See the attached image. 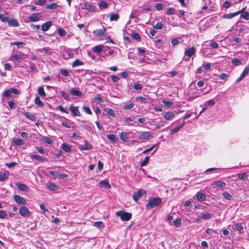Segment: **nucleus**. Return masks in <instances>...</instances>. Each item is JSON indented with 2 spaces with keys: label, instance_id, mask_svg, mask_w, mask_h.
Returning <instances> with one entry per match:
<instances>
[{
  "label": "nucleus",
  "instance_id": "nucleus-1",
  "mask_svg": "<svg viewBox=\"0 0 249 249\" xmlns=\"http://www.w3.org/2000/svg\"><path fill=\"white\" fill-rule=\"evenodd\" d=\"M161 203V199L159 197H153L149 199L147 204L146 205L147 210H151L154 207L158 206Z\"/></svg>",
  "mask_w": 249,
  "mask_h": 249
},
{
  "label": "nucleus",
  "instance_id": "nucleus-2",
  "mask_svg": "<svg viewBox=\"0 0 249 249\" xmlns=\"http://www.w3.org/2000/svg\"><path fill=\"white\" fill-rule=\"evenodd\" d=\"M117 216L120 217L122 221H127L132 217V214L130 213L125 212L124 211H119L116 212Z\"/></svg>",
  "mask_w": 249,
  "mask_h": 249
},
{
  "label": "nucleus",
  "instance_id": "nucleus-3",
  "mask_svg": "<svg viewBox=\"0 0 249 249\" xmlns=\"http://www.w3.org/2000/svg\"><path fill=\"white\" fill-rule=\"evenodd\" d=\"M146 194V191L144 190H140L135 192L133 195V198L135 201H137L143 195Z\"/></svg>",
  "mask_w": 249,
  "mask_h": 249
},
{
  "label": "nucleus",
  "instance_id": "nucleus-4",
  "mask_svg": "<svg viewBox=\"0 0 249 249\" xmlns=\"http://www.w3.org/2000/svg\"><path fill=\"white\" fill-rule=\"evenodd\" d=\"M14 199L18 204L25 205L26 204L25 199L18 195L14 196Z\"/></svg>",
  "mask_w": 249,
  "mask_h": 249
},
{
  "label": "nucleus",
  "instance_id": "nucleus-5",
  "mask_svg": "<svg viewBox=\"0 0 249 249\" xmlns=\"http://www.w3.org/2000/svg\"><path fill=\"white\" fill-rule=\"evenodd\" d=\"M19 212L20 214L24 217L29 216L30 215V212L26 207H21L19 208Z\"/></svg>",
  "mask_w": 249,
  "mask_h": 249
},
{
  "label": "nucleus",
  "instance_id": "nucleus-6",
  "mask_svg": "<svg viewBox=\"0 0 249 249\" xmlns=\"http://www.w3.org/2000/svg\"><path fill=\"white\" fill-rule=\"evenodd\" d=\"M70 110L73 116H80L81 115L78 107H74L73 105H71L70 107Z\"/></svg>",
  "mask_w": 249,
  "mask_h": 249
},
{
  "label": "nucleus",
  "instance_id": "nucleus-7",
  "mask_svg": "<svg viewBox=\"0 0 249 249\" xmlns=\"http://www.w3.org/2000/svg\"><path fill=\"white\" fill-rule=\"evenodd\" d=\"M41 18V15L40 13H34L29 17V19L30 21L35 22L39 20Z\"/></svg>",
  "mask_w": 249,
  "mask_h": 249
},
{
  "label": "nucleus",
  "instance_id": "nucleus-8",
  "mask_svg": "<svg viewBox=\"0 0 249 249\" xmlns=\"http://www.w3.org/2000/svg\"><path fill=\"white\" fill-rule=\"evenodd\" d=\"M84 8L89 12H95L97 10V7L89 3H84Z\"/></svg>",
  "mask_w": 249,
  "mask_h": 249
},
{
  "label": "nucleus",
  "instance_id": "nucleus-9",
  "mask_svg": "<svg viewBox=\"0 0 249 249\" xmlns=\"http://www.w3.org/2000/svg\"><path fill=\"white\" fill-rule=\"evenodd\" d=\"M213 185H216L218 187L221 188L222 190H223L224 189L226 188V184L225 182L222 181L221 180H216L213 182L211 184V186H213Z\"/></svg>",
  "mask_w": 249,
  "mask_h": 249
},
{
  "label": "nucleus",
  "instance_id": "nucleus-10",
  "mask_svg": "<svg viewBox=\"0 0 249 249\" xmlns=\"http://www.w3.org/2000/svg\"><path fill=\"white\" fill-rule=\"evenodd\" d=\"M242 12V10L239 11L235 13H231L227 14H224L222 16L223 18L231 19L235 16L239 15Z\"/></svg>",
  "mask_w": 249,
  "mask_h": 249
},
{
  "label": "nucleus",
  "instance_id": "nucleus-11",
  "mask_svg": "<svg viewBox=\"0 0 249 249\" xmlns=\"http://www.w3.org/2000/svg\"><path fill=\"white\" fill-rule=\"evenodd\" d=\"M92 148V145L90 143H88L87 141H84V144L83 145H80L79 147V149L81 151L83 150H90Z\"/></svg>",
  "mask_w": 249,
  "mask_h": 249
},
{
  "label": "nucleus",
  "instance_id": "nucleus-12",
  "mask_svg": "<svg viewBox=\"0 0 249 249\" xmlns=\"http://www.w3.org/2000/svg\"><path fill=\"white\" fill-rule=\"evenodd\" d=\"M153 137L151 133L149 131L144 132L139 136V139L149 140Z\"/></svg>",
  "mask_w": 249,
  "mask_h": 249
},
{
  "label": "nucleus",
  "instance_id": "nucleus-13",
  "mask_svg": "<svg viewBox=\"0 0 249 249\" xmlns=\"http://www.w3.org/2000/svg\"><path fill=\"white\" fill-rule=\"evenodd\" d=\"M7 23L8 26L10 27H18L19 25L18 20L14 18H9Z\"/></svg>",
  "mask_w": 249,
  "mask_h": 249
},
{
  "label": "nucleus",
  "instance_id": "nucleus-14",
  "mask_svg": "<svg viewBox=\"0 0 249 249\" xmlns=\"http://www.w3.org/2000/svg\"><path fill=\"white\" fill-rule=\"evenodd\" d=\"M106 29L103 27L102 29H97L93 31V34L97 36H102L104 35Z\"/></svg>",
  "mask_w": 249,
  "mask_h": 249
},
{
  "label": "nucleus",
  "instance_id": "nucleus-15",
  "mask_svg": "<svg viewBox=\"0 0 249 249\" xmlns=\"http://www.w3.org/2000/svg\"><path fill=\"white\" fill-rule=\"evenodd\" d=\"M196 53L195 47H191L185 50V54L188 57L192 56Z\"/></svg>",
  "mask_w": 249,
  "mask_h": 249
},
{
  "label": "nucleus",
  "instance_id": "nucleus-16",
  "mask_svg": "<svg viewBox=\"0 0 249 249\" xmlns=\"http://www.w3.org/2000/svg\"><path fill=\"white\" fill-rule=\"evenodd\" d=\"M163 116L166 120H170L175 117V114L173 112L167 111L165 112Z\"/></svg>",
  "mask_w": 249,
  "mask_h": 249
},
{
  "label": "nucleus",
  "instance_id": "nucleus-17",
  "mask_svg": "<svg viewBox=\"0 0 249 249\" xmlns=\"http://www.w3.org/2000/svg\"><path fill=\"white\" fill-rule=\"evenodd\" d=\"M52 25V23L51 21H47L42 24L41 26V30L43 32L47 31L49 30Z\"/></svg>",
  "mask_w": 249,
  "mask_h": 249
},
{
  "label": "nucleus",
  "instance_id": "nucleus-18",
  "mask_svg": "<svg viewBox=\"0 0 249 249\" xmlns=\"http://www.w3.org/2000/svg\"><path fill=\"white\" fill-rule=\"evenodd\" d=\"M104 50V46L102 45H97L92 48V51L96 53H99Z\"/></svg>",
  "mask_w": 249,
  "mask_h": 249
},
{
  "label": "nucleus",
  "instance_id": "nucleus-19",
  "mask_svg": "<svg viewBox=\"0 0 249 249\" xmlns=\"http://www.w3.org/2000/svg\"><path fill=\"white\" fill-rule=\"evenodd\" d=\"M104 110L106 113L107 115H110L114 118L116 117V113H115V111L113 109L107 107V108H105L104 109Z\"/></svg>",
  "mask_w": 249,
  "mask_h": 249
},
{
  "label": "nucleus",
  "instance_id": "nucleus-20",
  "mask_svg": "<svg viewBox=\"0 0 249 249\" xmlns=\"http://www.w3.org/2000/svg\"><path fill=\"white\" fill-rule=\"evenodd\" d=\"M16 185L18 189L21 191L27 192L29 189V188L24 184L18 183L16 184Z\"/></svg>",
  "mask_w": 249,
  "mask_h": 249
},
{
  "label": "nucleus",
  "instance_id": "nucleus-21",
  "mask_svg": "<svg viewBox=\"0 0 249 249\" xmlns=\"http://www.w3.org/2000/svg\"><path fill=\"white\" fill-rule=\"evenodd\" d=\"M200 217L203 220H209L212 218V214L210 213L205 212L200 213Z\"/></svg>",
  "mask_w": 249,
  "mask_h": 249
},
{
  "label": "nucleus",
  "instance_id": "nucleus-22",
  "mask_svg": "<svg viewBox=\"0 0 249 249\" xmlns=\"http://www.w3.org/2000/svg\"><path fill=\"white\" fill-rule=\"evenodd\" d=\"M196 198L198 201H203L206 200V196L204 193L199 192L196 194Z\"/></svg>",
  "mask_w": 249,
  "mask_h": 249
},
{
  "label": "nucleus",
  "instance_id": "nucleus-23",
  "mask_svg": "<svg viewBox=\"0 0 249 249\" xmlns=\"http://www.w3.org/2000/svg\"><path fill=\"white\" fill-rule=\"evenodd\" d=\"M9 176V172L5 171L3 173L0 174V181H4L6 180Z\"/></svg>",
  "mask_w": 249,
  "mask_h": 249
},
{
  "label": "nucleus",
  "instance_id": "nucleus-24",
  "mask_svg": "<svg viewBox=\"0 0 249 249\" xmlns=\"http://www.w3.org/2000/svg\"><path fill=\"white\" fill-rule=\"evenodd\" d=\"M70 93L72 95H75L77 96H81L82 95V93L80 90L75 89V88H72L70 90Z\"/></svg>",
  "mask_w": 249,
  "mask_h": 249
},
{
  "label": "nucleus",
  "instance_id": "nucleus-25",
  "mask_svg": "<svg viewBox=\"0 0 249 249\" xmlns=\"http://www.w3.org/2000/svg\"><path fill=\"white\" fill-rule=\"evenodd\" d=\"M23 114L27 118L32 121H35L36 120V116L33 114H30L28 112H24Z\"/></svg>",
  "mask_w": 249,
  "mask_h": 249
},
{
  "label": "nucleus",
  "instance_id": "nucleus-26",
  "mask_svg": "<svg viewBox=\"0 0 249 249\" xmlns=\"http://www.w3.org/2000/svg\"><path fill=\"white\" fill-rule=\"evenodd\" d=\"M245 9H243L241 10H242V12L240 13V18H244L245 20H249V13L248 12H243L244 11Z\"/></svg>",
  "mask_w": 249,
  "mask_h": 249
},
{
  "label": "nucleus",
  "instance_id": "nucleus-27",
  "mask_svg": "<svg viewBox=\"0 0 249 249\" xmlns=\"http://www.w3.org/2000/svg\"><path fill=\"white\" fill-rule=\"evenodd\" d=\"M120 139L124 142H127L128 141V138L127 137V133L124 132H122L120 133Z\"/></svg>",
  "mask_w": 249,
  "mask_h": 249
},
{
  "label": "nucleus",
  "instance_id": "nucleus-28",
  "mask_svg": "<svg viewBox=\"0 0 249 249\" xmlns=\"http://www.w3.org/2000/svg\"><path fill=\"white\" fill-rule=\"evenodd\" d=\"M61 148L66 152H70L71 150V146L66 143H63L62 144Z\"/></svg>",
  "mask_w": 249,
  "mask_h": 249
},
{
  "label": "nucleus",
  "instance_id": "nucleus-29",
  "mask_svg": "<svg viewBox=\"0 0 249 249\" xmlns=\"http://www.w3.org/2000/svg\"><path fill=\"white\" fill-rule=\"evenodd\" d=\"M119 17L120 16L118 14L111 13L110 15V21H117Z\"/></svg>",
  "mask_w": 249,
  "mask_h": 249
},
{
  "label": "nucleus",
  "instance_id": "nucleus-30",
  "mask_svg": "<svg viewBox=\"0 0 249 249\" xmlns=\"http://www.w3.org/2000/svg\"><path fill=\"white\" fill-rule=\"evenodd\" d=\"M13 142L15 145H21L24 143V141L20 139H14Z\"/></svg>",
  "mask_w": 249,
  "mask_h": 249
},
{
  "label": "nucleus",
  "instance_id": "nucleus-31",
  "mask_svg": "<svg viewBox=\"0 0 249 249\" xmlns=\"http://www.w3.org/2000/svg\"><path fill=\"white\" fill-rule=\"evenodd\" d=\"M100 185L101 187H104L106 189H108L110 188V185L108 182L106 180H103L101 181Z\"/></svg>",
  "mask_w": 249,
  "mask_h": 249
},
{
  "label": "nucleus",
  "instance_id": "nucleus-32",
  "mask_svg": "<svg viewBox=\"0 0 249 249\" xmlns=\"http://www.w3.org/2000/svg\"><path fill=\"white\" fill-rule=\"evenodd\" d=\"M107 138L113 142H116L118 141V138L114 134H109L107 135Z\"/></svg>",
  "mask_w": 249,
  "mask_h": 249
},
{
  "label": "nucleus",
  "instance_id": "nucleus-33",
  "mask_svg": "<svg viewBox=\"0 0 249 249\" xmlns=\"http://www.w3.org/2000/svg\"><path fill=\"white\" fill-rule=\"evenodd\" d=\"M222 196L227 200H231L233 199L232 196L227 192H224L222 194Z\"/></svg>",
  "mask_w": 249,
  "mask_h": 249
},
{
  "label": "nucleus",
  "instance_id": "nucleus-34",
  "mask_svg": "<svg viewBox=\"0 0 249 249\" xmlns=\"http://www.w3.org/2000/svg\"><path fill=\"white\" fill-rule=\"evenodd\" d=\"M31 158L32 159H35L37 161L43 162L44 161L45 159L41 157L40 156L37 155H32L31 156Z\"/></svg>",
  "mask_w": 249,
  "mask_h": 249
},
{
  "label": "nucleus",
  "instance_id": "nucleus-35",
  "mask_svg": "<svg viewBox=\"0 0 249 249\" xmlns=\"http://www.w3.org/2000/svg\"><path fill=\"white\" fill-rule=\"evenodd\" d=\"M47 188L52 191H56L58 189V187L54 183H49L47 184Z\"/></svg>",
  "mask_w": 249,
  "mask_h": 249
},
{
  "label": "nucleus",
  "instance_id": "nucleus-36",
  "mask_svg": "<svg viewBox=\"0 0 249 249\" xmlns=\"http://www.w3.org/2000/svg\"><path fill=\"white\" fill-rule=\"evenodd\" d=\"M37 92L38 94L42 97H44L46 96V93L44 91V88L42 87H39L38 88Z\"/></svg>",
  "mask_w": 249,
  "mask_h": 249
},
{
  "label": "nucleus",
  "instance_id": "nucleus-37",
  "mask_svg": "<svg viewBox=\"0 0 249 249\" xmlns=\"http://www.w3.org/2000/svg\"><path fill=\"white\" fill-rule=\"evenodd\" d=\"M93 225L98 229H102L105 227L104 223L101 221L95 222Z\"/></svg>",
  "mask_w": 249,
  "mask_h": 249
},
{
  "label": "nucleus",
  "instance_id": "nucleus-38",
  "mask_svg": "<svg viewBox=\"0 0 249 249\" xmlns=\"http://www.w3.org/2000/svg\"><path fill=\"white\" fill-rule=\"evenodd\" d=\"M99 6L100 9L103 10L107 8L108 5L106 2L101 1L99 3Z\"/></svg>",
  "mask_w": 249,
  "mask_h": 249
},
{
  "label": "nucleus",
  "instance_id": "nucleus-39",
  "mask_svg": "<svg viewBox=\"0 0 249 249\" xmlns=\"http://www.w3.org/2000/svg\"><path fill=\"white\" fill-rule=\"evenodd\" d=\"M35 103L38 107H42L43 106V103L41 102L39 97L36 96L35 98Z\"/></svg>",
  "mask_w": 249,
  "mask_h": 249
},
{
  "label": "nucleus",
  "instance_id": "nucleus-40",
  "mask_svg": "<svg viewBox=\"0 0 249 249\" xmlns=\"http://www.w3.org/2000/svg\"><path fill=\"white\" fill-rule=\"evenodd\" d=\"M135 106L134 103H131L128 105H125L123 107V109L124 110H130L131 109Z\"/></svg>",
  "mask_w": 249,
  "mask_h": 249
},
{
  "label": "nucleus",
  "instance_id": "nucleus-41",
  "mask_svg": "<svg viewBox=\"0 0 249 249\" xmlns=\"http://www.w3.org/2000/svg\"><path fill=\"white\" fill-rule=\"evenodd\" d=\"M83 64V62L80 61L79 59H77L73 62V63H72V66L73 67H75Z\"/></svg>",
  "mask_w": 249,
  "mask_h": 249
},
{
  "label": "nucleus",
  "instance_id": "nucleus-42",
  "mask_svg": "<svg viewBox=\"0 0 249 249\" xmlns=\"http://www.w3.org/2000/svg\"><path fill=\"white\" fill-rule=\"evenodd\" d=\"M7 15V13L5 14H0V19L3 22H8L9 17H6L5 15Z\"/></svg>",
  "mask_w": 249,
  "mask_h": 249
},
{
  "label": "nucleus",
  "instance_id": "nucleus-43",
  "mask_svg": "<svg viewBox=\"0 0 249 249\" xmlns=\"http://www.w3.org/2000/svg\"><path fill=\"white\" fill-rule=\"evenodd\" d=\"M238 178L240 179L245 180L248 177L247 174L246 173H239L237 174Z\"/></svg>",
  "mask_w": 249,
  "mask_h": 249
},
{
  "label": "nucleus",
  "instance_id": "nucleus-44",
  "mask_svg": "<svg viewBox=\"0 0 249 249\" xmlns=\"http://www.w3.org/2000/svg\"><path fill=\"white\" fill-rule=\"evenodd\" d=\"M173 223L177 227H179L182 224L181 219L180 218H177L174 220Z\"/></svg>",
  "mask_w": 249,
  "mask_h": 249
},
{
  "label": "nucleus",
  "instance_id": "nucleus-45",
  "mask_svg": "<svg viewBox=\"0 0 249 249\" xmlns=\"http://www.w3.org/2000/svg\"><path fill=\"white\" fill-rule=\"evenodd\" d=\"M11 95V93L10 91V89L5 90L2 93V96L7 99H9Z\"/></svg>",
  "mask_w": 249,
  "mask_h": 249
},
{
  "label": "nucleus",
  "instance_id": "nucleus-46",
  "mask_svg": "<svg viewBox=\"0 0 249 249\" xmlns=\"http://www.w3.org/2000/svg\"><path fill=\"white\" fill-rule=\"evenodd\" d=\"M149 160V157L147 156L144 159V160L141 162L140 165L141 167H143L144 166H146L147 163H148Z\"/></svg>",
  "mask_w": 249,
  "mask_h": 249
},
{
  "label": "nucleus",
  "instance_id": "nucleus-47",
  "mask_svg": "<svg viewBox=\"0 0 249 249\" xmlns=\"http://www.w3.org/2000/svg\"><path fill=\"white\" fill-rule=\"evenodd\" d=\"M175 13V10L173 8H168L166 14L168 15H173Z\"/></svg>",
  "mask_w": 249,
  "mask_h": 249
},
{
  "label": "nucleus",
  "instance_id": "nucleus-48",
  "mask_svg": "<svg viewBox=\"0 0 249 249\" xmlns=\"http://www.w3.org/2000/svg\"><path fill=\"white\" fill-rule=\"evenodd\" d=\"M131 36L137 40H140L141 39V36H140L137 33L134 32L131 34Z\"/></svg>",
  "mask_w": 249,
  "mask_h": 249
},
{
  "label": "nucleus",
  "instance_id": "nucleus-49",
  "mask_svg": "<svg viewBox=\"0 0 249 249\" xmlns=\"http://www.w3.org/2000/svg\"><path fill=\"white\" fill-rule=\"evenodd\" d=\"M249 73V67H246L242 73H241L242 77H243L244 78Z\"/></svg>",
  "mask_w": 249,
  "mask_h": 249
},
{
  "label": "nucleus",
  "instance_id": "nucleus-50",
  "mask_svg": "<svg viewBox=\"0 0 249 249\" xmlns=\"http://www.w3.org/2000/svg\"><path fill=\"white\" fill-rule=\"evenodd\" d=\"M42 141L47 143V144H51L53 143V141L49 137H44L43 139H42Z\"/></svg>",
  "mask_w": 249,
  "mask_h": 249
},
{
  "label": "nucleus",
  "instance_id": "nucleus-51",
  "mask_svg": "<svg viewBox=\"0 0 249 249\" xmlns=\"http://www.w3.org/2000/svg\"><path fill=\"white\" fill-rule=\"evenodd\" d=\"M133 88L135 90H141L143 88V86L142 84L136 83L134 84Z\"/></svg>",
  "mask_w": 249,
  "mask_h": 249
},
{
  "label": "nucleus",
  "instance_id": "nucleus-52",
  "mask_svg": "<svg viewBox=\"0 0 249 249\" xmlns=\"http://www.w3.org/2000/svg\"><path fill=\"white\" fill-rule=\"evenodd\" d=\"M232 63L235 66H239L242 64L241 61L237 58H234L232 60Z\"/></svg>",
  "mask_w": 249,
  "mask_h": 249
},
{
  "label": "nucleus",
  "instance_id": "nucleus-53",
  "mask_svg": "<svg viewBox=\"0 0 249 249\" xmlns=\"http://www.w3.org/2000/svg\"><path fill=\"white\" fill-rule=\"evenodd\" d=\"M57 5L55 3H53L46 6V8L48 9H55L56 8Z\"/></svg>",
  "mask_w": 249,
  "mask_h": 249
},
{
  "label": "nucleus",
  "instance_id": "nucleus-54",
  "mask_svg": "<svg viewBox=\"0 0 249 249\" xmlns=\"http://www.w3.org/2000/svg\"><path fill=\"white\" fill-rule=\"evenodd\" d=\"M235 229L238 231H242L244 228L241 224H237L235 225Z\"/></svg>",
  "mask_w": 249,
  "mask_h": 249
},
{
  "label": "nucleus",
  "instance_id": "nucleus-55",
  "mask_svg": "<svg viewBox=\"0 0 249 249\" xmlns=\"http://www.w3.org/2000/svg\"><path fill=\"white\" fill-rule=\"evenodd\" d=\"M57 31H58V33L60 36H66L67 33L62 28H59V29H58Z\"/></svg>",
  "mask_w": 249,
  "mask_h": 249
},
{
  "label": "nucleus",
  "instance_id": "nucleus-56",
  "mask_svg": "<svg viewBox=\"0 0 249 249\" xmlns=\"http://www.w3.org/2000/svg\"><path fill=\"white\" fill-rule=\"evenodd\" d=\"M60 73L64 76H69L70 75L69 71L66 69H61Z\"/></svg>",
  "mask_w": 249,
  "mask_h": 249
},
{
  "label": "nucleus",
  "instance_id": "nucleus-57",
  "mask_svg": "<svg viewBox=\"0 0 249 249\" xmlns=\"http://www.w3.org/2000/svg\"><path fill=\"white\" fill-rule=\"evenodd\" d=\"M153 27L156 29H161L163 27V24L161 22H158L156 25H153Z\"/></svg>",
  "mask_w": 249,
  "mask_h": 249
},
{
  "label": "nucleus",
  "instance_id": "nucleus-58",
  "mask_svg": "<svg viewBox=\"0 0 249 249\" xmlns=\"http://www.w3.org/2000/svg\"><path fill=\"white\" fill-rule=\"evenodd\" d=\"M136 100L139 101L141 103H146L147 99L142 96H138L136 97Z\"/></svg>",
  "mask_w": 249,
  "mask_h": 249
},
{
  "label": "nucleus",
  "instance_id": "nucleus-59",
  "mask_svg": "<svg viewBox=\"0 0 249 249\" xmlns=\"http://www.w3.org/2000/svg\"><path fill=\"white\" fill-rule=\"evenodd\" d=\"M215 102L213 100H210L207 101L206 103H205V106H208L210 107L213 106L215 105Z\"/></svg>",
  "mask_w": 249,
  "mask_h": 249
},
{
  "label": "nucleus",
  "instance_id": "nucleus-60",
  "mask_svg": "<svg viewBox=\"0 0 249 249\" xmlns=\"http://www.w3.org/2000/svg\"><path fill=\"white\" fill-rule=\"evenodd\" d=\"M61 95H62V96L67 101H70V97H69V96L68 95V93H67L66 92H65V91H62L61 92Z\"/></svg>",
  "mask_w": 249,
  "mask_h": 249
},
{
  "label": "nucleus",
  "instance_id": "nucleus-61",
  "mask_svg": "<svg viewBox=\"0 0 249 249\" xmlns=\"http://www.w3.org/2000/svg\"><path fill=\"white\" fill-rule=\"evenodd\" d=\"M219 77L221 79L226 81L229 78V75L225 73H223L219 75Z\"/></svg>",
  "mask_w": 249,
  "mask_h": 249
},
{
  "label": "nucleus",
  "instance_id": "nucleus-62",
  "mask_svg": "<svg viewBox=\"0 0 249 249\" xmlns=\"http://www.w3.org/2000/svg\"><path fill=\"white\" fill-rule=\"evenodd\" d=\"M7 213L5 211L0 210V218L3 219L6 217Z\"/></svg>",
  "mask_w": 249,
  "mask_h": 249
},
{
  "label": "nucleus",
  "instance_id": "nucleus-63",
  "mask_svg": "<svg viewBox=\"0 0 249 249\" xmlns=\"http://www.w3.org/2000/svg\"><path fill=\"white\" fill-rule=\"evenodd\" d=\"M57 109L61 111L62 112L66 113L68 114V111L66 110V109L64 108L61 105L59 106L58 107H57Z\"/></svg>",
  "mask_w": 249,
  "mask_h": 249
},
{
  "label": "nucleus",
  "instance_id": "nucleus-64",
  "mask_svg": "<svg viewBox=\"0 0 249 249\" xmlns=\"http://www.w3.org/2000/svg\"><path fill=\"white\" fill-rule=\"evenodd\" d=\"M46 0H39L38 1H36L35 3L36 5L42 6L46 3Z\"/></svg>",
  "mask_w": 249,
  "mask_h": 249
}]
</instances>
